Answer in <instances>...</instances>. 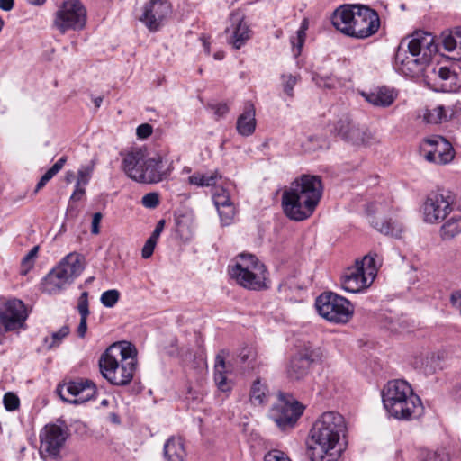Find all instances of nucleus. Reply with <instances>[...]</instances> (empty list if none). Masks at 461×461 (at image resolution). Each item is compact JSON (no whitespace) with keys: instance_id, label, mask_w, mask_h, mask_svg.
I'll return each instance as SVG.
<instances>
[{"instance_id":"de8ad7c7","label":"nucleus","mask_w":461,"mask_h":461,"mask_svg":"<svg viewBox=\"0 0 461 461\" xmlns=\"http://www.w3.org/2000/svg\"><path fill=\"white\" fill-rule=\"evenodd\" d=\"M77 309L80 316L89 315L88 293L86 291H84L78 297Z\"/></svg>"},{"instance_id":"79ce46f5","label":"nucleus","mask_w":461,"mask_h":461,"mask_svg":"<svg viewBox=\"0 0 461 461\" xmlns=\"http://www.w3.org/2000/svg\"><path fill=\"white\" fill-rule=\"evenodd\" d=\"M38 250L39 247L35 246L23 257L21 264V272L23 275H26L28 271L33 267L34 259L37 256Z\"/></svg>"},{"instance_id":"412c9836","label":"nucleus","mask_w":461,"mask_h":461,"mask_svg":"<svg viewBox=\"0 0 461 461\" xmlns=\"http://www.w3.org/2000/svg\"><path fill=\"white\" fill-rule=\"evenodd\" d=\"M405 48L409 53H413L429 61L432 55L437 52L438 45L431 33L417 31L411 35L407 42L405 41Z\"/></svg>"},{"instance_id":"473e14b6","label":"nucleus","mask_w":461,"mask_h":461,"mask_svg":"<svg viewBox=\"0 0 461 461\" xmlns=\"http://www.w3.org/2000/svg\"><path fill=\"white\" fill-rule=\"evenodd\" d=\"M269 392L267 384L257 378L251 384L249 401L253 405H265L268 401Z\"/></svg>"},{"instance_id":"6e6552de","label":"nucleus","mask_w":461,"mask_h":461,"mask_svg":"<svg viewBox=\"0 0 461 461\" xmlns=\"http://www.w3.org/2000/svg\"><path fill=\"white\" fill-rule=\"evenodd\" d=\"M304 406L291 394L278 393L277 399L268 411V417L281 430L294 427L303 415Z\"/></svg>"},{"instance_id":"39448f33","label":"nucleus","mask_w":461,"mask_h":461,"mask_svg":"<svg viewBox=\"0 0 461 461\" xmlns=\"http://www.w3.org/2000/svg\"><path fill=\"white\" fill-rule=\"evenodd\" d=\"M230 277L240 286L259 291L267 287V267L258 258L249 253H240L229 266Z\"/></svg>"},{"instance_id":"a19ab883","label":"nucleus","mask_w":461,"mask_h":461,"mask_svg":"<svg viewBox=\"0 0 461 461\" xmlns=\"http://www.w3.org/2000/svg\"><path fill=\"white\" fill-rule=\"evenodd\" d=\"M212 199L216 208L231 203L228 192L222 187H217L212 194Z\"/></svg>"},{"instance_id":"a878e982","label":"nucleus","mask_w":461,"mask_h":461,"mask_svg":"<svg viewBox=\"0 0 461 461\" xmlns=\"http://www.w3.org/2000/svg\"><path fill=\"white\" fill-rule=\"evenodd\" d=\"M70 281L62 274L61 271L54 267L43 279L41 290L48 294H56L61 292Z\"/></svg>"},{"instance_id":"7c9ffc66","label":"nucleus","mask_w":461,"mask_h":461,"mask_svg":"<svg viewBox=\"0 0 461 461\" xmlns=\"http://www.w3.org/2000/svg\"><path fill=\"white\" fill-rule=\"evenodd\" d=\"M295 355L303 361L308 362L309 367L313 364L321 363L326 357L325 351L321 347L311 343L304 344Z\"/></svg>"},{"instance_id":"338daca9","label":"nucleus","mask_w":461,"mask_h":461,"mask_svg":"<svg viewBox=\"0 0 461 461\" xmlns=\"http://www.w3.org/2000/svg\"><path fill=\"white\" fill-rule=\"evenodd\" d=\"M214 113L219 116H223L229 112V106L227 104H218L213 106Z\"/></svg>"},{"instance_id":"a211bd4d","label":"nucleus","mask_w":461,"mask_h":461,"mask_svg":"<svg viewBox=\"0 0 461 461\" xmlns=\"http://www.w3.org/2000/svg\"><path fill=\"white\" fill-rule=\"evenodd\" d=\"M170 13L171 5L167 1L150 0L144 5L142 14L139 19L149 31L155 32L158 30Z\"/></svg>"},{"instance_id":"f704fd0d","label":"nucleus","mask_w":461,"mask_h":461,"mask_svg":"<svg viewBox=\"0 0 461 461\" xmlns=\"http://www.w3.org/2000/svg\"><path fill=\"white\" fill-rule=\"evenodd\" d=\"M440 237L444 240H452L461 234V215H453L441 226Z\"/></svg>"},{"instance_id":"e433bc0d","label":"nucleus","mask_w":461,"mask_h":461,"mask_svg":"<svg viewBox=\"0 0 461 461\" xmlns=\"http://www.w3.org/2000/svg\"><path fill=\"white\" fill-rule=\"evenodd\" d=\"M424 120L428 123H440L447 120V114L442 105H438L431 110H427L424 113Z\"/></svg>"},{"instance_id":"f257e3e1","label":"nucleus","mask_w":461,"mask_h":461,"mask_svg":"<svg viewBox=\"0 0 461 461\" xmlns=\"http://www.w3.org/2000/svg\"><path fill=\"white\" fill-rule=\"evenodd\" d=\"M346 429L342 415L335 411L324 412L311 429L308 446L311 461H337L342 451L339 442Z\"/></svg>"},{"instance_id":"49530a36","label":"nucleus","mask_w":461,"mask_h":461,"mask_svg":"<svg viewBox=\"0 0 461 461\" xmlns=\"http://www.w3.org/2000/svg\"><path fill=\"white\" fill-rule=\"evenodd\" d=\"M461 86V75L454 71L445 83H442V86L447 91H456Z\"/></svg>"},{"instance_id":"864d4df0","label":"nucleus","mask_w":461,"mask_h":461,"mask_svg":"<svg viewBox=\"0 0 461 461\" xmlns=\"http://www.w3.org/2000/svg\"><path fill=\"white\" fill-rule=\"evenodd\" d=\"M142 205L146 208H156L159 203V197L157 193L146 194L141 200Z\"/></svg>"},{"instance_id":"8fccbe9b","label":"nucleus","mask_w":461,"mask_h":461,"mask_svg":"<svg viewBox=\"0 0 461 461\" xmlns=\"http://www.w3.org/2000/svg\"><path fill=\"white\" fill-rule=\"evenodd\" d=\"M3 402L5 409L9 411L16 410L20 403L19 398L13 393H5Z\"/></svg>"},{"instance_id":"aec40b11","label":"nucleus","mask_w":461,"mask_h":461,"mask_svg":"<svg viewBox=\"0 0 461 461\" xmlns=\"http://www.w3.org/2000/svg\"><path fill=\"white\" fill-rule=\"evenodd\" d=\"M26 319V308L21 300H9L0 306V321L7 331L22 327Z\"/></svg>"},{"instance_id":"c85d7f7f","label":"nucleus","mask_w":461,"mask_h":461,"mask_svg":"<svg viewBox=\"0 0 461 461\" xmlns=\"http://www.w3.org/2000/svg\"><path fill=\"white\" fill-rule=\"evenodd\" d=\"M310 368L308 362L303 361L297 355H294L291 357L286 366V377L291 382L302 381L308 375Z\"/></svg>"},{"instance_id":"72a5a7b5","label":"nucleus","mask_w":461,"mask_h":461,"mask_svg":"<svg viewBox=\"0 0 461 461\" xmlns=\"http://www.w3.org/2000/svg\"><path fill=\"white\" fill-rule=\"evenodd\" d=\"M441 38L445 50L452 52L453 59H457V51L461 46V27L442 32Z\"/></svg>"},{"instance_id":"f03ea898","label":"nucleus","mask_w":461,"mask_h":461,"mask_svg":"<svg viewBox=\"0 0 461 461\" xmlns=\"http://www.w3.org/2000/svg\"><path fill=\"white\" fill-rule=\"evenodd\" d=\"M321 195V178L316 176L303 175L283 192V211L291 220L303 221L312 214Z\"/></svg>"},{"instance_id":"37998d69","label":"nucleus","mask_w":461,"mask_h":461,"mask_svg":"<svg viewBox=\"0 0 461 461\" xmlns=\"http://www.w3.org/2000/svg\"><path fill=\"white\" fill-rule=\"evenodd\" d=\"M284 92L290 97L294 96V87L299 80V77L292 74H284L281 77Z\"/></svg>"},{"instance_id":"c03bdc74","label":"nucleus","mask_w":461,"mask_h":461,"mask_svg":"<svg viewBox=\"0 0 461 461\" xmlns=\"http://www.w3.org/2000/svg\"><path fill=\"white\" fill-rule=\"evenodd\" d=\"M90 172L85 173L83 171H79V179L77 182L76 189L72 194L70 199L73 201H79L85 194V189L80 186L81 183L86 185L88 181L87 176Z\"/></svg>"},{"instance_id":"dca6fc26","label":"nucleus","mask_w":461,"mask_h":461,"mask_svg":"<svg viewBox=\"0 0 461 461\" xmlns=\"http://www.w3.org/2000/svg\"><path fill=\"white\" fill-rule=\"evenodd\" d=\"M57 392L64 402L77 404L92 399L96 393V388L92 381L78 379L59 385Z\"/></svg>"},{"instance_id":"69168bd1","label":"nucleus","mask_w":461,"mask_h":461,"mask_svg":"<svg viewBox=\"0 0 461 461\" xmlns=\"http://www.w3.org/2000/svg\"><path fill=\"white\" fill-rule=\"evenodd\" d=\"M445 456L437 452H428L425 456L424 461H444Z\"/></svg>"},{"instance_id":"09e8293b","label":"nucleus","mask_w":461,"mask_h":461,"mask_svg":"<svg viewBox=\"0 0 461 461\" xmlns=\"http://www.w3.org/2000/svg\"><path fill=\"white\" fill-rule=\"evenodd\" d=\"M384 327L393 332H401L405 329L403 321H401L399 319L394 320L393 317L384 318Z\"/></svg>"},{"instance_id":"f8f14e48","label":"nucleus","mask_w":461,"mask_h":461,"mask_svg":"<svg viewBox=\"0 0 461 461\" xmlns=\"http://www.w3.org/2000/svg\"><path fill=\"white\" fill-rule=\"evenodd\" d=\"M143 172L135 171V181L146 184H156L167 179L173 170L172 162H168L159 154L145 158Z\"/></svg>"},{"instance_id":"c756f323","label":"nucleus","mask_w":461,"mask_h":461,"mask_svg":"<svg viewBox=\"0 0 461 461\" xmlns=\"http://www.w3.org/2000/svg\"><path fill=\"white\" fill-rule=\"evenodd\" d=\"M164 456L167 461H185L186 452L182 438L172 436L166 441Z\"/></svg>"},{"instance_id":"0e129e2a","label":"nucleus","mask_w":461,"mask_h":461,"mask_svg":"<svg viewBox=\"0 0 461 461\" xmlns=\"http://www.w3.org/2000/svg\"><path fill=\"white\" fill-rule=\"evenodd\" d=\"M164 225H165V221L164 220H160L155 230H153L151 236L149 238V239H153V240L157 241L158 237L160 236L163 229H164Z\"/></svg>"},{"instance_id":"052dcab7","label":"nucleus","mask_w":461,"mask_h":461,"mask_svg":"<svg viewBox=\"0 0 461 461\" xmlns=\"http://www.w3.org/2000/svg\"><path fill=\"white\" fill-rule=\"evenodd\" d=\"M452 306L457 310L461 315V290L455 291L450 295Z\"/></svg>"},{"instance_id":"393cba45","label":"nucleus","mask_w":461,"mask_h":461,"mask_svg":"<svg viewBox=\"0 0 461 461\" xmlns=\"http://www.w3.org/2000/svg\"><path fill=\"white\" fill-rule=\"evenodd\" d=\"M354 17L355 5L342 6L334 12L332 24L342 33L351 36Z\"/></svg>"},{"instance_id":"5fc2aeb1","label":"nucleus","mask_w":461,"mask_h":461,"mask_svg":"<svg viewBox=\"0 0 461 461\" xmlns=\"http://www.w3.org/2000/svg\"><path fill=\"white\" fill-rule=\"evenodd\" d=\"M312 80L320 87L332 88L334 86V82L331 77H321L318 74H314Z\"/></svg>"},{"instance_id":"c9c22d12","label":"nucleus","mask_w":461,"mask_h":461,"mask_svg":"<svg viewBox=\"0 0 461 461\" xmlns=\"http://www.w3.org/2000/svg\"><path fill=\"white\" fill-rule=\"evenodd\" d=\"M221 178V176L217 172L213 171L209 174H202L196 172L188 177V182L191 185H194L197 186L204 187V186H214L219 179Z\"/></svg>"},{"instance_id":"a18cd8bd","label":"nucleus","mask_w":461,"mask_h":461,"mask_svg":"<svg viewBox=\"0 0 461 461\" xmlns=\"http://www.w3.org/2000/svg\"><path fill=\"white\" fill-rule=\"evenodd\" d=\"M68 333H69L68 326H67V325L62 326L58 331L53 332L51 334V337H50L51 342L49 345H47V348L49 349H50L53 347L58 346L60 343V341L68 335Z\"/></svg>"},{"instance_id":"58836bf2","label":"nucleus","mask_w":461,"mask_h":461,"mask_svg":"<svg viewBox=\"0 0 461 461\" xmlns=\"http://www.w3.org/2000/svg\"><path fill=\"white\" fill-rule=\"evenodd\" d=\"M119 299L120 292L116 289L107 290L104 292L100 297L101 303L107 308L113 307L118 303Z\"/></svg>"},{"instance_id":"e2e57ef3","label":"nucleus","mask_w":461,"mask_h":461,"mask_svg":"<svg viewBox=\"0 0 461 461\" xmlns=\"http://www.w3.org/2000/svg\"><path fill=\"white\" fill-rule=\"evenodd\" d=\"M102 213L101 212H95L94 215H93V219H92V228H91V232L93 234H98L100 232V230H99V224L101 222V220H102Z\"/></svg>"},{"instance_id":"4c0bfd02","label":"nucleus","mask_w":461,"mask_h":461,"mask_svg":"<svg viewBox=\"0 0 461 461\" xmlns=\"http://www.w3.org/2000/svg\"><path fill=\"white\" fill-rule=\"evenodd\" d=\"M239 359L249 369L253 370L257 366V352L253 348H243L239 354Z\"/></svg>"},{"instance_id":"bb28decb","label":"nucleus","mask_w":461,"mask_h":461,"mask_svg":"<svg viewBox=\"0 0 461 461\" xmlns=\"http://www.w3.org/2000/svg\"><path fill=\"white\" fill-rule=\"evenodd\" d=\"M256 112L254 104L247 102L244 105L243 113L238 117L236 128L242 136H249L255 131L256 128Z\"/></svg>"},{"instance_id":"6ab92c4d","label":"nucleus","mask_w":461,"mask_h":461,"mask_svg":"<svg viewBox=\"0 0 461 461\" xmlns=\"http://www.w3.org/2000/svg\"><path fill=\"white\" fill-rule=\"evenodd\" d=\"M429 62V60L423 59L413 53H409L405 48L404 41L400 43L395 53V68L407 77H413L419 75Z\"/></svg>"},{"instance_id":"2f4dec72","label":"nucleus","mask_w":461,"mask_h":461,"mask_svg":"<svg viewBox=\"0 0 461 461\" xmlns=\"http://www.w3.org/2000/svg\"><path fill=\"white\" fill-rule=\"evenodd\" d=\"M225 351H221L216 356L214 365V381L218 388L224 393L231 390L230 384L227 382L225 376Z\"/></svg>"},{"instance_id":"4d7b16f0","label":"nucleus","mask_w":461,"mask_h":461,"mask_svg":"<svg viewBox=\"0 0 461 461\" xmlns=\"http://www.w3.org/2000/svg\"><path fill=\"white\" fill-rule=\"evenodd\" d=\"M453 70H451L447 67H438V68H435L433 69V73L439 77V79L442 81V83H445L447 78L450 77Z\"/></svg>"},{"instance_id":"cd10ccee","label":"nucleus","mask_w":461,"mask_h":461,"mask_svg":"<svg viewBox=\"0 0 461 461\" xmlns=\"http://www.w3.org/2000/svg\"><path fill=\"white\" fill-rule=\"evenodd\" d=\"M145 158V153L140 149L127 153L122 161V169L125 174L135 180L133 174L135 171L143 172Z\"/></svg>"},{"instance_id":"ddd939ff","label":"nucleus","mask_w":461,"mask_h":461,"mask_svg":"<svg viewBox=\"0 0 461 461\" xmlns=\"http://www.w3.org/2000/svg\"><path fill=\"white\" fill-rule=\"evenodd\" d=\"M380 25V18L376 11L366 5H355L351 37L366 39L377 32Z\"/></svg>"},{"instance_id":"603ef678","label":"nucleus","mask_w":461,"mask_h":461,"mask_svg":"<svg viewBox=\"0 0 461 461\" xmlns=\"http://www.w3.org/2000/svg\"><path fill=\"white\" fill-rule=\"evenodd\" d=\"M264 461H291L288 456L277 449H273L265 455Z\"/></svg>"},{"instance_id":"3c124183","label":"nucleus","mask_w":461,"mask_h":461,"mask_svg":"<svg viewBox=\"0 0 461 461\" xmlns=\"http://www.w3.org/2000/svg\"><path fill=\"white\" fill-rule=\"evenodd\" d=\"M305 38H306V33L303 32V31H297L296 36L291 38V44L293 45V47L294 49H296V53H295L296 56L300 55L303 46L305 41Z\"/></svg>"},{"instance_id":"bf43d9fd","label":"nucleus","mask_w":461,"mask_h":461,"mask_svg":"<svg viewBox=\"0 0 461 461\" xmlns=\"http://www.w3.org/2000/svg\"><path fill=\"white\" fill-rule=\"evenodd\" d=\"M136 133L140 139H146L151 135L152 126L148 123H143L138 126Z\"/></svg>"},{"instance_id":"5701e85b","label":"nucleus","mask_w":461,"mask_h":461,"mask_svg":"<svg viewBox=\"0 0 461 461\" xmlns=\"http://www.w3.org/2000/svg\"><path fill=\"white\" fill-rule=\"evenodd\" d=\"M56 267L72 283L85 268L84 257L79 253L71 252L63 258Z\"/></svg>"},{"instance_id":"4be33fe9","label":"nucleus","mask_w":461,"mask_h":461,"mask_svg":"<svg viewBox=\"0 0 461 461\" xmlns=\"http://www.w3.org/2000/svg\"><path fill=\"white\" fill-rule=\"evenodd\" d=\"M230 23V27L226 29V32L230 33L229 42L239 50L250 39L252 32L244 17L239 14H231Z\"/></svg>"},{"instance_id":"680f3d73","label":"nucleus","mask_w":461,"mask_h":461,"mask_svg":"<svg viewBox=\"0 0 461 461\" xmlns=\"http://www.w3.org/2000/svg\"><path fill=\"white\" fill-rule=\"evenodd\" d=\"M87 317L80 316V321L77 330V336L81 339L85 338L87 331Z\"/></svg>"},{"instance_id":"f3484780","label":"nucleus","mask_w":461,"mask_h":461,"mask_svg":"<svg viewBox=\"0 0 461 461\" xmlns=\"http://www.w3.org/2000/svg\"><path fill=\"white\" fill-rule=\"evenodd\" d=\"M67 431L56 424L46 425L40 434V453L42 456L57 458L67 439Z\"/></svg>"},{"instance_id":"13d9d810","label":"nucleus","mask_w":461,"mask_h":461,"mask_svg":"<svg viewBox=\"0 0 461 461\" xmlns=\"http://www.w3.org/2000/svg\"><path fill=\"white\" fill-rule=\"evenodd\" d=\"M67 161L66 157H61L47 172L46 174L50 176L51 178L58 174Z\"/></svg>"},{"instance_id":"2eb2a0df","label":"nucleus","mask_w":461,"mask_h":461,"mask_svg":"<svg viewBox=\"0 0 461 461\" xmlns=\"http://www.w3.org/2000/svg\"><path fill=\"white\" fill-rule=\"evenodd\" d=\"M454 200L451 195L441 193H432L422 205L423 220L427 223H438L452 211Z\"/></svg>"},{"instance_id":"ea45409f","label":"nucleus","mask_w":461,"mask_h":461,"mask_svg":"<svg viewBox=\"0 0 461 461\" xmlns=\"http://www.w3.org/2000/svg\"><path fill=\"white\" fill-rule=\"evenodd\" d=\"M221 223L223 225H230L235 215V208L233 203L225 204L217 209Z\"/></svg>"},{"instance_id":"9b49d317","label":"nucleus","mask_w":461,"mask_h":461,"mask_svg":"<svg viewBox=\"0 0 461 461\" xmlns=\"http://www.w3.org/2000/svg\"><path fill=\"white\" fill-rule=\"evenodd\" d=\"M391 210V203L387 200H375L370 203L366 207V212L372 216L370 220L371 225L379 232L384 235L400 237L403 226L397 220L387 218L384 215Z\"/></svg>"},{"instance_id":"0eeeda50","label":"nucleus","mask_w":461,"mask_h":461,"mask_svg":"<svg viewBox=\"0 0 461 461\" xmlns=\"http://www.w3.org/2000/svg\"><path fill=\"white\" fill-rule=\"evenodd\" d=\"M315 306L322 318L333 323H346L354 313L353 304L346 298L332 292H325L319 295Z\"/></svg>"},{"instance_id":"9d476101","label":"nucleus","mask_w":461,"mask_h":461,"mask_svg":"<svg viewBox=\"0 0 461 461\" xmlns=\"http://www.w3.org/2000/svg\"><path fill=\"white\" fill-rule=\"evenodd\" d=\"M330 131L346 142L354 146H369L375 140L373 134L367 129L355 123L347 113L333 122Z\"/></svg>"},{"instance_id":"4468645a","label":"nucleus","mask_w":461,"mask_h":461,"mask_svg":"<svg viewBox=\"0 0 461 461\" xmlns=\"http://www.w3.org/2000/svg\"><path fill=\"white\" fill-rule=\"evenodd\" d=\"M420 152L426 160L436 164H447L455 156L451 143L439 135L425 138L420 144Z\"/></svg>"},{"instance_id":"7ed1b4c3","label":"nucleus","mask_w":461,"mask_h":461,"mask_svg":"<svg viewBox=\"0 0 461 461\" xmlns=\"http://www.w3.org/2000/svg\"><path fill=\"white\" fill-rule=\"evenodd\" d=\"M137 350L131 343L110 346L99 359L102 375L112 384L123 386L133 378L137 366Z\"/></svg>"},{"instance_id":"20e7f679","label":"nucleus","mask_w":461,"mask_h":461,"mask_svg":"<svg viewBox=\"0 0 461 461\" xmlns=\"http://www.w3.org/2000/svg\"><path fill=\"white\" fill-rule=\"evenodd\" d=\"M382 401L387 413L400 420H411L422 411L420 397L404 380L389 381L382 391Z\"/></svg>"},{"instance_id":"423d86ee","label":"nucleus","mask_w":461,"mask_h":461,"mask_svg":"<svg viewBox=\"0 0 461 461\" xmlns=\"http://www.w3.org/2000/svg\"><path fill=\"white\" fill-rule=\"evenodd\" d=\"M377 274L375 258L365 256L357 260L354 266L348 267L341 276L342 288L350 293H359L374 282Z\"/></svg>"},{"instance_id":"774afa93","label":"nucleus","mask_w":461,"mask_h":461,"mask_svg":"<svg viewBox=\"0 0 461 461\" xmlns=\"http://www.w3.org/2000/svg\"><path fill=\"white\" fill-rule=\"evenodd\" d=\"M14 0H0V9L4 11H10L13 9Z\"/></svg>"},{"instance_id":"6e6d98bb","label":"nucleus","mask_w":461,"mask_h":461,"mask_svg":"<svg viewBox=\"0 0 461 461\" xmlns=\"http://www.w3.org/2000/svg\"><path fill=\"white\" fill-rule=\"evenodd\" d=\"M156 243H157V241L153 240V239L147 240V241L145 242V244L142 248V251H141V255H142L143 258H149L152 256Z\"/></svg>"},{"instance_id":"1a4fd4ad","label":"nucleus","mask_w":461,"mask_h":461,"mask_svg":"<svg viewBox=\"0 0 461 461\" xmlns=\"http://www.w3.org/2000/svg\"><path fill=\"white\" fill-rule=\"evenodd\" d=\"M86 10L79 0H66L55 13L53 27L64 34L68 30L80 31L86 26Z\"/></svg>"},{"instance_id":"b1692460","label":"nucleus","mask_w":461,"mask_h":461,"mask_svg":"<svg viewBox=\"0 0 461 461\" xmlns=\"http://www.w3.org/2000/svg\"><path fill=\"white\" fill-rule=\"evenodd\" d=\"M365 99L374 106L389 107L397 97V92L388 86L377 87L369 93H362Z\"/></svg>"}]
</instances>
